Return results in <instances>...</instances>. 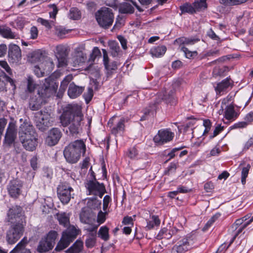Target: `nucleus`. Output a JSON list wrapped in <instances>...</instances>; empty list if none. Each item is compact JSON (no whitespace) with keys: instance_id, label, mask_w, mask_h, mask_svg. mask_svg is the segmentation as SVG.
I'll return each mask as SVG.
<instances>
[{"instance_id":"nucleus-12","label":"nucleus","mask_w":253,"mask_h":253,"mask_svg":"<svg viewBox=\"0 0 253 253\" xmlns=\"http://www.w3.org/2000/svg\"><path fill=\"white\" fill-rule=\"evenodd\" d=\"M21 51L18 45L10 44L8 49V60L12 63H17L21 59Z\"/></svg>"},{"instance_id":"nucleus-44","label":"nucleus","mask_w":253,"mask_h":253,"mask_svg":"<svg viewBox=\"0 0 253 253\" xmlns=\"http://www.w3.org/2000/svg\"><path fill=\"white\" fill-rule=\"evenodd\" d=\"M162 99L165 100L167 103L173 104L174 98V92L170 90L168 94L166 92V94H164L162 97Z\"/></svg>"},{"instance_id":"nucleus-1","label":"nucleus","mask_w":253,"mask_h":253,"mask_svg":"<svg viewBox=\"0 0 253 253\" xmlns=\"http://www.w3.org/2000/svg\"><path fill=\"white\" fill-rule=\"evenodd\" d=\"M83 120L81 107L77 104H68L63 109V112L60 117V123L64 127L69 125L70 133L77 134L79 133L81 122Z\"/></svg>"},{"instance_id":"nucleus-25","label":"nucleus","mask_w":253,"mask_h":253,"mask_svg":"<svg viewBox=\"0 0 253 253\" xmlns=\"http://www.w3.org/2000/svg\"><path fill=\"white\" fill-rule=\"evenodd\" d=\"M21 143L23 147L27 151H33L36 148L38 145V138L37 137L31 139H29Z\"/></svg>"},{"instance_id":"nucleus-19","label":"nucleus","mask_w":253,"mask_h":253,"mask_svg":"<svg viewBox=\"0 0 253 253\" xmlns=\"http://www.w3.org/2000/svg\"><path fill=\"white\" fill-rule=\"evenodd\" d=\"M36 132L33 125L27 122H24L21 125L19 131V137L22 135H28L29 133L35 134Z\"/></svg>"},{"instance_id":"nucleus-13","label":"nucleus","mask_w":253,"mask_h":253,"mask_svg":"<svg viewBox=\"0 0 253 253\" xmlns=\"http://www.w3.org/2000/svg\"><path fill=\"white\" fill-rule=\"evenodd\" d=\"M23 184L20 180L13 179L7 185V190L11 197L17 198L21 194Z\"/></svg>"},{"instance_id":"nucleus-56","label":"nucleus","mask_w":253,"mask_h":253,"mask_svg":"<svg viewBox=\"0 0 253 253\" xmlns=\"http://www.w3.org/2000/svg\"><path fill=\"white\" fill-rule=\"evenodd\" d=\"M223 126H222L221 125H218L215 128L213 134L210 136V138L212 139L217 136L220 132L223 130Z\"/></svg>"},{"instance_id":"nucleus-31","label":"nucleus","mask_w":253,"mask_h":253,"mask_svg":"<svg viewBox=\"0 0 253 253\" xmlns=\"http://www.w3.org/2000/svg\"><path fill=\"white\" fill-rule=\"evenodd\" d=\"M70 240L62 235L61 238L55 248V251L60 252L66 248L71 243Z\"/></svg>"},{"instance_id":"nucleus-5","label":"nucleus","mask_w":253,"mask_h":253,"mask_svg":"<svg viewBox=\"0 0 253 253\" xmlns=\"http://www.w3.org/2000/svg\"><path fill=\"white\" fill-rule=\"evenodd\" d=\"M53 119L50 114L45 111H40L35 115V123L37 127L41 131L46 130L52 125Z\"/></svg>"},{"instance_id":"nucleus-2","label":"nucleus","mask_w":253,"mask_h":253,"mask_svg":"<svg viewBox=\"0 0 253 253\" xmlns=\"http://www.w3.org/2000/svg\"><path fill=\"white\" fill-rule=\"evenodd\" d=\"M58 84L52 79L48 78L45 79L44 83L39 87L38 96L31 97L29 101V107L32 110H39L41 105L44 102V99L50 97L54 93L57 89Z\"/></svg>"},{"instance_id":"nucleus-11","label":"nucleus","mask_w":253,"mask_h":253,"mask_svg":"<svg viewBox=\"0 0 253 253\" xmlns=\"http://www.w3.org/2000/svg\"><path fill=\"white\" fill-rule=\"evenodd\" d=\"M62 135V133L59 128H51L48 131V135L45 139V143L49 146L55 145L61 138Z\"/></svg>"},{"instance_id":"nucleus-42","label":"nucleus","mask_w":253,"mask_h":253,"mask_svg":"<svg viewBox=\"0 0 253 253\" xmlns=\"http://www.w3.org/2000/svg\"><path fill=\"white\" fill-rule=\"evenodd\" d=\"M80 220L84 223H88L89 221V212L83 209L80 214Z\"/></svg>"},{"instance_id":"nucleus-9","label":"nucleus","mask_w":253,"mask_h":253,"mask_svg":"<svg viewBox=\"0 0 253 253\" xmlns=\"http://www.w3.org/2000/svg\"><path fill=\"white\" fill-rule=\"evenodd\" d=\"M73 189L68 183H62L57 188V195L61 202L64 204H67L70 201Z\"/></svg>"},{"instance_id":"nucleus-17","label":"nucleus","mask_w":253,"mask_h":253,"mask_svg":"<svg viewBox=\"0 0 253 253\" xmlns=\"http://www.w3.org/2000/svg\"><path fill=\"white\" fill-rule=\"evenodd\" d=\"M84 90V87L77 86L74 83L70 84L68 94L71 98H76L79 96Z\"/></svg>"},{"instance_id":"nucleus-37","label":"nucleus","mask_w":253,"mask_h":253,"mask_svg":"<svg viewBox=\"0 0 253 253\" xmlns=\"http://www.w3.org/2000/svg\"><path fill=\"white\" fill-rule=\"evenodd\" d=\"M81 17V12L76 7H72L70 9L69 13V17L72 20H78Z\"/></svg>"},{"instance_id":"nucleus-21","label":"nucleus","mask_w":253,"mask_h":253,"mask_svg":"<svg viewBox=\"0 0 253 253\" xmlns=\"http://www.w3.org/2000/svg\"><path fill=\"white\" fill-rule=\"evenodd\" d=\"M27 244V240L23 238L10 253H31L30 250L25 248Z\"/></svg>"},{"instance_id":"nucleus-30","label":"nucleus","mask_w":253,"mask_h":253,"mask_svg":"<svg viewBox=\"0 0 253 253\" xmlns=\"http://www.w3.org/2000/svg\"><path fill=\"white\" fill-rule=\"evenodd\" d=\"M167 48L164 45L157 46L152 48L150 50V53L152 56L160 57L165 53Z\"/></svg>"},{"instance_id":"nucleus-18","label":"nucleus","mask_w":253,"mask_h":253,"mask_svg":"<svg viewBox=\"0 0 253 253\" xmlns=\"http://www.w3.org/2000/svg\"><path fill=\"white\" fill-rule=\"evenodd\" d=\"M239 114L234 109L232 104L227 105L225 108L224 117L228 121H233L236 119Z\"/></svg>"},{"instance_id":"nucleus-24","label":"nucleus","mask_w":253,"mask_h":253,"mask_svg":"<svg viewBox=\"0 0 253 253\" xmlns=\"http://www.w3.org/2000/svg\"><path fill=\"white\" fill-rule=\"evenodd\" d=\"M119 11L122 14H132L134 11V8L130 3L123 2L119 5Z\"/></svg>"},{"instance_id":"nucleus-47","label":"nucleus","mask_w":253,"mask_h":253,"mask_svg":"<svg viewBox=\"0 0 253 253\" xmlns=\"http://www.w3.org/2000/svg\"><path fill=\"white\" fill-rule=\"evenodd\" d=\"M226 67H216L213 70V74L215 76H223L224 72L226 71Z\"/></svg>"},{"instance_id":"nucleus-3","label":"nucleus","mask_w":253,"mask_h":253,"mask_svg":"<svg viewBox=\"0 0 253 253\" xmlns=\"http://www.w3.org/2000/svg\"><path fill=\"white\" fill-rule=\"evenodd\" d=\"M86 147L82 140H77L70 143L64 150V156L67 162L76 163L80 159L82 154H84Z\"/></svg>"},{"instance_id":"nucleus-50","label":"nucleus","mask_w":253,"mask_h":253,"mask_svg":"<svg viewBox=\"0 0 253 253\" xmlns=\"http://www.w3.org/2000/svg\"><path fill=\"white\" fill-rule=\"evenodd\" d=\"M253 221V216L248 221L245 222L237 230V232L234 235V237L233 239V240L235 239V238L242 232L243 230L248 225H249Z\"/></svg>"},{"instance_id":"nucleus-38","label":"nucleus","mask_w":253,"mask_h":253,"mask_svg":"<svg viewBox=\"0 0 253 253\" xmlns=\"http://www.w3.org/2000/svg\"><path fill=\"white\" fill-rule=\"evenodd\" d=\"M179 8L181 11V14L184 13L193 14L196 12L194 6H193L191 4L187 3L181 5Z\"/></svg>"},{"instance_id":"nucleus-26","label":"nucleus","mask_w":253,"mask_h":253,"mask_svg":"<svg viewBox=\"0 0 253 253\" xmlns=\"http://www.w3.org/2000/svg\"><path fill=\"white\" fill-rule=\"evenodd\" d=\"M78 234V231L74 226L69 227L65 231L63 232L62 234L63 236L69 239L70 242H73L77 237Z\"/></svg>"},{"instance_id":"nucleus-20","label":"nucleus","mask_w":253,"mask_h":253,"mask_svg":"<svg viewBox=\"0 0 253 253\" xmlns=\"http://www.w3.org/2000/svg\"><path fill=\"white\" fill-rule=\"evenodd\" d=\"M147 224L145 229L149 230L153 229L155 226L158 227L160 225L161 220L158 215H152L146 219Z\"/></svg>"},{"instance_id":"nucleus-28","label":"nucleus","mask_w":253,"mask_h":253,"mask_svg":"<svg viewBox=\"0 0 253 253\" xmlns=\"http://www.w3.org/2000/svg\"><path fill=\"white\" fill-rule=\"evenodd\" d=\"M53 246L51 245L47 240L44 239H42L39 243L37 248L38 252L42 253L49 251L53 248Z\"/></svg>"},{"instance_id":"nucleus-55","label":"nucleus","mask_w":253,"mask_h":253,"mask_svg":"<svg viewBox=\"0 0 253 253\" xmlns=\"http://www.w3.org/2000/svg\"><path fill=\"white\" fill-rule=\"evenodd\" d=\"M248 123L247 121L239 122L235 123L234 125L230 127L231 129L234 128H243L246 127L248 125Z\"/></svg>"},{"instance_id":"nucleus-22","label":"nucleus","mask_w":253,"mask_h":253,"mask_svg":"<svg viewBox=\"0 0 253 253\" xmlns=\"http://www.w3.org/2000/svg\"><path fill=\"white\" fill-rule=\"evenodd\" d=\"M0 35L3 38L8 39H17L18 35L15 32H12L9 27L0 28Z\"/></svg>"},{"instance_id":"nucleus-63","label":"nucleus","mask_w":253,"mask_h":253,"mask_svg":"<svg viewBox=\"0 0 253 253\" xmlns=\"http://www.w3.org/2000/svg\"><path fill=\"white\" fill-rule=\"evenodd\" d=\"M118 39L120 41L122 46L124 49H127V41L126 39L122 36H119Z\"/></svg>"},{"instance_id":"nucleus-45","label":"nucleus","mask_w":253,"mask_h":253,"mask_svg":"<svg viewBox=\"0 0 253 253\" xmlns=\"http://www.w3.org/2000/svg\"><path fill=\"white\" fill-rule=\"evenodd\" d=\"M38 23L41 24L48 29H50L53 25V21H48L42 18H39L37 20Z\"/></svg>"},{"instance_id":"nucleus-59","label":"nucleus","mask_w":253,"mask_h":253,"mask_svg":"<svg viewBox=\"0 0 253 253\" xmlns=\"http://www.w3.org/2000/svg\"><path fill=\"white\" fill-rule=\"evenodd\" d=\"M95 244V238L94 237L89 238L85 241V246L88 248H92Z\"/></svg>"},{"instance_id":"nucleus-33","label":"nucleus","mask_w":253,"mask_h":253,"mask_svg":"<svg viewBox=\"0 0 253 253\" xmlns=\"http://www.w3.org/2000/svg\"><path fill=\"white\" fill-rule=\"evenodd\" d=\"M199 41L198 39H189L183 37L176 39L174 42V43L180 45L182 44L190 45L194 44Z\"/></svg>"},{"instance_id":"nucleus-7","label":"nucleus","mask_w":253,"mask_h":253,"mask_svg":"<svg viewBox=\"0 0 253 253\" xmlns=\"http://www.w3.org/2000/svg\"><path fill=\"white\" fill-rule=\"evenodd\" d=\"M194 243L192 236L188 235L180 239L173 246L171 253H185L193 248Z\"/></svg>"},{"instance_id":"nucleus-49","label":"nucleus","mask_w":253,"mask_h":253,"mask_svg":"<svg viewBox=\"0 0 253 253\" xmlns=\"http://www.w3.org/2000/svg\"><path fill=\"white\" fill-rule=\"evenodd\" d=\"M220 216V213H216L207 222L204 226L203 230H206L213 223L216 219H217Z\"/></svg>"},{"instance_id":"nucleus-14","label":"nucleus","mask_w":253,"mask_h":253,"mask_svg":"<svg viewBox=\"0 0 253 253\" xmlns=\"http://www.w3.org/2000/svg\"><path fill=\"white\" fill-rule=\"evenodd\" d=\"M17 136V128L15 123L10 122L4 137V143L10 145L15 141Z\"/></svg>"},{"instance_id":"nucleus-53","label":"nucleus","mask_w":253,"mask_h":253,"mask_svg":"<svg viewBox=\"0 0 253 253\" xmlns=\"http://www.w3.org/2000/svg\"><path fill=\"white\" fill-rule=\"evenodd\" d=\"M36 84L32 77H29L28 78L27 88L30 92L34 91L36 87Z\"/></svg>"},{"instance_id":"nucleus-54","label":"nucleus","mask_w":253,"mask_h":253,"mask_svg":"<svg viewBox=\"0 0 253 253\" xmlns=\"http://www.w3.org/2000/svg\"><path fill=\"white\" fill-rule=\"evenodd\" d=\"M69 30H66L63 27H58L56 29V34L58 37L62 38L67 33H68Z\"/></svg>"},{"instance_id":"nucleus-34","label":"nucleus","mask_w":253,"mask_h":253,"mask_svg":"<svg viewBox=\"0 0 253 253\" xmlns=\"http://www.w3.org/2000/svg\"><path fill=\"white\" fill-rule=\"evenodd\" d=\"M108 44L111 55L113 57L117 56L120 50V48L118 43L115 41H110Z\"/></svg>"},{"instance_id":"nucleus-64","label":"nucleus","mask_w":253,"mask_h":253,"mask_svg":"<svg viewBox=\"0 0 253 253\" xmlns=\"http://www.w3.org/2000/svg\"><path fill=\"white\" fill-rule=\"evenodd\" d=\"M253 146V136L251 137L245 143L243 148V151H247Z\"/></svg>"},{"instance_id":"nucleus-8","label":"nucleus","mask_w":253,"mask_h":253,"mask_svg":"<svg viewBox=\"0 0 253 253\" xmlns=\"http://www.w3.org/2000/svg\"><path fill=\"white\" fill-rule=\"evenodd\" d=\"M174 136V132H172L170 129H161L158 131L153 140L156 144L163 145L171 141Z\"/></svg>"},{"instance_id":"nucleus-6","label":"nucleus","mask_w":253,"mask_h":253,"mask_svg":"<svg viewBox=\"0 0 253 253\" xmlns=\"http://www.w3.org/2000/svg\"><path fill=\"white\" fill-rule=\"evenodd\" d=\"M10 228L7 231L6 240L9 244L15 243L22 235L24 231V225L21 222L11 224Z\"/></svg>"},{"instance_id":"nucleus-23","label":"nucleus","mask_w":253,"mask_h":253,"mask_svg":"<svg viewBox=\"0 0 253 253\" xmlns=\"http://www.w3.org/2000/svg\"><path fill=\"white\" fill-rule=\"evenodd\" d=\"M56 217L60 225L68 227L70 224V214L66 212H59L56 214Z\"/></svg>"},{"instance_id":"nucleus-43","label":"nucleus","mask_w":253,"mask_h":253,"mask_svg":"<svg viewBox=\"0 0 253 253\" xmlns=\"http://www.w3.org/2000/svg\"><path fill=\"white\" fill-rule=\"evenodd\" d=\"M250 168L251 165L248 164L245 167H244L242 169L241 172V182L243 184H245L246 183V179L248 176Z\"/></svg>"},{"instance_id":"nucleus-62","label":"nucleus","mask_w":253,"mask_h":253,"mask_svg":"<svg viewBox=\"0 0 253 253\" xmlns=\"http://www.w3.org/2000/svg\"><path fill=\"white\" fill-rule=\"evenodd\" d=\"M7 47L5 44L1 43L0 44V57H4L6 54Z\"/></svg>"},{"instance_id":"nucleus-27","label":"nucleus","mask_w":253,"mask_h":253,"mask_svg":"<svg viewBox=\"0 0 253 253\" xmlns=\"http://www.w3.org/2000/svg\"><path fill=\"white\" fill-rule=\"evenodd\" d=\"M231 85L230 79L227 78L222 80L220 83L217 84L215 87V90L217 94H220L222 92L224 91Z\"/></svg>"},{"instance_id":"nucleus-35","label":"nucleus","mask_w":253,"mask_h":253,"mask_svg":"<svg viewBox=\"0 0 253 253\" xmlns=\"http://www.w3.org/2000/svg\"><path fill=\"white\" fill-rule=\"evenodd\" d=\"M98 237L105 241L109 239V228L106 226H102L100 228L98 232Z\"/></svg>"},{"instance_id":"nucleus-36","label":"nucleus","mask_w":253,"mask_h":253,"mask_svg":"<svg viewBox=\"0 0 253 253\" xmlns=\"http://www.w3.org/2000/svg\"><path fill=\"white\" fill-rule=\"evenodd\" d=\"M42 54L40 50L32 52L29 54V61L32 63H36L41 61Z\"/></svg>"},{"instance_id":"nucleus-60","label":"nucleus","mask_w":253,"mask_h":253,"mask_svg":"<svg viewBox=\"0 0 253 253\" xmlns=\"http://www.w3.org/2000/svg\"><path fill=\"white\" fill-rule=\"evenodd\" d=\"M168 229L167 228H163L161 229V230L159 231L158 235H157V238L158 239H162L163 238H166V234H168L167 233Z\"/></svg>"},{"instance_id":"nucleus-58","label":"nucleus","mask_w":253,"mask_h":253,"mask_svg":"<svg viewBox=\"0 0 253 253\" xmlns=\"http://www.w3.org/2000/svg\"><path fill=\"white\" fill-rule=\"evenodd\" d=\"M105 212L100 211L97 215V221L99 224L103 223L106 220Z\"/></svg>"},{"instance_id":"nucleus-32","label":"nucleus","mask_w":253,"mask_h":253,"mask_svg":"<svg viewBox=\"0 0 253 253\" xmlns=\"http://www.w3.org/2000/svg\"><path fill=\"white\" fill-rule=\"evenodd\" d=\"M125 130V119L122 118L118 122L116 126L111 129V133L116 135L119 133L123 132Z\"/></svg>"},{"instance_id":"nucleus-4","label":"nucleus","mask_w":253,"mask_h":253,"mask_svg":"<svg viewBox=\"0 0 253 253\" xmlns=\"http://www.w3.org/2000/svg\"><path fill=\"white\" fill-rule=\"evenodd\" d=\"M95 17L100 27L108 29L113 23L114 15L111 9L102 7L95 13Z\"/></svg>"},{"instance_id":"nucleus-51","label":"nucleus","mask_w":253,"mask_h":253,"mask_svg":"<svg viewBox=\"0 0 253 253\" xmlns=\"http://www.w3.org/2000/svg\"><path fill=\"white\" fill-rule=\"evenodd\" d=\"M39 31L36 26H32L30 30V39L35 40L38 36Z\"/></svg>"},{"instance_id":"nucleus-29","label":"nucleus","mask_w":253,"mask_h":253,"mask_svg":"<svg viewBox=\"0 0 253 253\" xmlns=\"http://www.w3.org/2000/svg\"><path fill=\"white\" fill-rule=\"evenodd\" d=\"M83 248V241L78 240L66 251L67 253H80Z\"/></svg>"},{"instance_id":"nucleus-52","label":"nucleus","mask_w":253,"mask_h":253,"mask_svg":"<svg viewBox=\"0 0 253 253\" xmlns=\"http://www.w3.org/2000/svg\"><path fill=\"white\" fill-rule=\"evenodd\" d=\"M72 79L73 76L71 75L66 76L61 83L60 87L65 89L68 84L72 80Z\"/></svg>"},{"instance_id":"nucleus-10","label":"nucleus","mask_w":253,"mask_h":253,"mask_svg":"<svg viewBox=\"0 0 253 253\" xmlns=\"http://www.w3.org/2000/svg\"><path fill=\"white\" fill-rule=\"evenodd\" d=\"M85 187L89 192V194L98 195L102 198L103 195L106 192L105 187L103 183H99L95 180H89L85 184Z\"/></svg>"},{"instance_id":"nucleus-48","label":"nucleus","mask_w":253,"mask_h":253,"mask_svg":"<svg viewBox=\"0 0 253 253\" xmlns=\"http://www.w3.org/2000/svg\"><path fill=\"white\" fill-rule=\"evenodd\" d=\"M0 66L10 76L12 75V71L8 63L5 61H0Z\"/></svg>"},{"instance_id":"nucleus-61","label":"nucleus","mask_w":253,"mask_h":253,"mask_svg":"<svg viewBox=\"0 0 253 253\" xmlns=\"http://www.w3.org/2000/svg\"><path fill=\"white\" fill-rule=\"evenodd\" d=\"M138 155V151L135 148H132L128 151V157L130 159H134Z\"/></svg>"},{"instance_id":"nucleus-39","label":"nucleus","mask_w":253,"mask_h":253,"mask_svg":"<svg viewBox=\"0 0 253 253\" xmlns=\"http://www.w3.org/2000/svg\"><path fill=\"white\" fill-rule=\"evenodd\" d=\"M194 7L198 11L205 9L207 7L206 0H197L194 3Z\"/></svg>"},{"instance_id":"nucleus-16","label":"nucleus","mask_w":253,"mask_h":253,"mask_svg":"<svg viewBox=\"0 0 253 253\" xmlns=\"http://www.w3.org/2000/svg\"><path fill=\"white\" fill-rule=\"evenodd\" d=\"M55 53L59 65L60 66H65L67 62L66 47L63 45H58L56 47Z\"/></svg>"},{"instance_id":"nucleus-46","label":"nucleus","mask_w":253,"mask_h":253,"mask_svg":"<svg viewBox=\"0 0 253 253\" xmlns=\"http://www.w3.org/2000/svg\"><path fill=\"white\" fill-rule=\"evenodd\" d=\"M93 91L91 87H88L86 92L84 94V97L86 103H88L92 98Z\"/></svg>"},{"instance_id":"nucleus-40","label":"nucleus","mask_w":253,"mask_h":253,"mask_svg":"<svg viewBox=\"0 0 253 253\" xmlns=\"http://www.w3.org/2000/svg\"><path fill=\"white\" fill-rule=\"evenodd\" d=\"M181 50L184 53L185 56L188 59H193L198 55L196 51H191L184 46H181Z\"/></svg>"},{"instance_id":"nucleus-41","label":"nucleus","mask_w":253,"mask_h":253,"mask_svg":"<svg viewBox=\"0 0 253 253\" xmlns=\"http://www.w3.org/2000/svg\"><path fill=\"white\" fill-rule=\"evenodd\" d=\"M57 236V232L55 231H50L49 232L46 237L44 239L47 240L49 243H51L52 246H54Z\"/></svg>"},{"instance_id":"nucleus-15","label":"nucleus","mask_w":253,"mask_h":253,"mask_svg":"<svg viewBox=\"0 0 253 253\" xmlns=\"http://www.w3.org/2000/svg\"><path fill=\"white\" fill-rule=\"evenodd\" d=\"M22 211V208L20 206H14L10 208L7 213V221L11 224H16L21 222L20 216ZM22 223V222H21Z\"/></svg>"},{"instance_id":"nucleus-57","label":"nucleus","mask_w":253,"mask_h":253,"mask_svg":"<svg viewBox=\"0 0 253 253\" xmlns=\"http://www.w3.org/2000/svg\"><path fill=\"white\" fill-rule=\"evenodd\" d=\"M36 137H37V134L36 132H35V134L29 133L28 135L26 136L22 135V136H20V138H19V139L20 142L22 143L23 142H25V141L26 140L31 139Z\"/></svg>"}]
</instances>
